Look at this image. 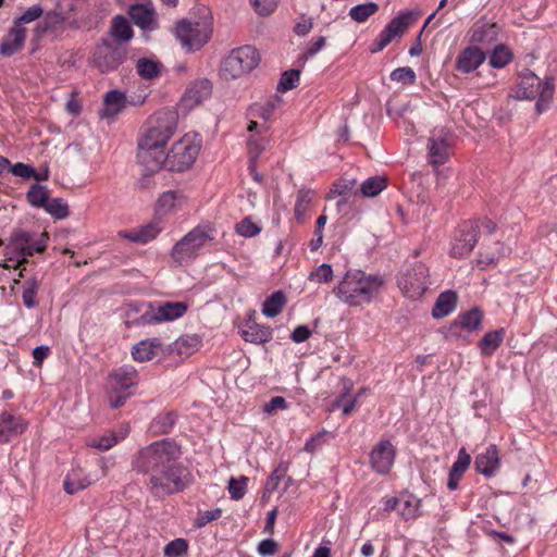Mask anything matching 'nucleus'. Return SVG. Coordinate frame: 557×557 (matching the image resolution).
Wrapping results in <instances>:
<instances>
[{"label": "nucleus", "instance_id": "f257e3e1", "mask_svg": "<svg viewBox=\"0 0 557 557\" xmlns=\"http://www.w3.org/2000/svg\"><path fill=\"white\" fill-rule=\"evenodd\" d=\"M181 446L171 438H163L141 448L132 459V468L148 476L146 487L157 498L178 494L188 488L194 476L180 462Z\"/></svg>", "mask_w": 557, "mask_h": 557}, {"label": "nucleus", "instance_id": "f03ea898", "mask_svg": "<svg viewBox=\"0 0 557 557\" xmlns=\"http://www.w3.org/2000/svg\"><path fill=\"white\" fill-rule=\"evenodd\" d=\"M176 129V114L166 112L157 116L138 141V162L150 173L166 166L165 145Z\"/></svg>", "mask_w": 557, "mask_h": 557}, {"label": "nucleus", "instance_id": "7ed1b4c3", "mask_svg": "<svg viewBox=\"0 0 557 557\" xmlns=\"http://www.w3.org/2000/svg\"><path fill=\"white\" fill-rule=\"evenodd\" d=\"M384 283L382 275L350 270L334 288V293L349 306H361L371 302Z\"/></svg>", "mask_w": 557, "mask_h": 557}, {"label": "nucleus", "instance_id": "20e7f679", "mask_svg": "<svg viewBox=\"0 0 557 557\" xmlns=\"http://www.w3.org/2000/svg\"><path fill=\"white\" fill-rule=\"evenodd\" d=\"M554 79L546 77L541 81L533 72L524 71L520 75V83L516 90L517 99L532 100L537 98L535 109L539 114L544 112L554 95Z\"/></svg>", "mask_w": 557, "mask_h": 557}, {"label": "nucleus", "instance_id": "39448f33", "mask_svg": "<svg viewBox=\"0 0 557 557\" xmlns=\"http://www.w3.org/2000/svg\"><path fill=\"white\" fill-rule=\"evenodd\" d=\"M260 62L258 50L249 45L233 49L221 63L220 75L225 81L236 79L251 72Z\"/></svg>", "mask_w": 557, "mask_h": 557}, {"label": "nucleus", "instance_id": "423d86ee", "mask_svg": "<svg viewBox=\"0 0 557 557\" xmlns=\"http://www.w3.org/2000/svg\"><path fill=\"white\" fill-rule=\"evenodd\" d=\"M397 284L407 298L412 300L419 299L430 284L428 267L419 261L405 264L398 274Z\"/></svg>", "mask_w": 557, "mask_h": 557}, {"label": "nucleus", "instance_id": "0eeeda50", "mask_svg": "<svg viewBox=\"0 0 557 557\" xmlns=\"http://www.w3.org/2000/svg\"><path fill=\"white\" fill-rule=\"evenodd\" d=\"M200 151V139L196 135H184L175 141L166 156V168L172 172L189 169Z\"/></svg>", "mask_w": 557, "mask_h": 557}, {"label": "nucleus", "instance_id": "6e6552de", "mask_svg": "<svg viewBox=\"0 0 557 557\" xmlns=\"http://www.w3.org/2000/svg\"><path fill=\"white\" fill-rule=\"evenodd\" d=\"M126 55L127 48L125 46L109 38H101L94 49L91 62L99 72L110 73L124 63Z\"/></svg>", "mask_w": 557, "mask_h": 557}, {"label": "nucleus", "instance_id": "1a4fd4ad", "mask_svg": "<svg viewBox=\"0 0 557 557\" xmlns=\"http://www.w3.org/2000/svg\"><path fill=\"white\" fill-rule=\"evenodd\" d=\"M212 240L210 230L197 226L178 240L171 251L173 260L183 265L198 256L199 250Z\"/></svg>", "mask_w": 557, "mask_h": 557}, {"label": "nucleus", "instance_id": "9d476101", "mask_svg": "<svg viewBox=\"0 0 557 557\" xmlns=\"http://www.w3.org/2000/svg\"><path fill=\"white\" fill-rule=\"evenodd\" d=\"M47 239L48 235L46 233L41 234L39 239L34 240L29 232L15 230L10 237L7 249L15 255L16 261L18 265H21L27 262V258L34 256V253L44 252L47 246Z\"/></svg>", "mask_w": 557, "mask_h": 557}, {"label": "nucleus", "instance_id": "9b49d317", "mask_svg": "<svg viewBox=\"0 0 557 557\" xmlns=\"http://www.w3.org/2000/svg\"><path fill=\"white\" fill-rule=\"evenodd\" d=\"M212 29L206 22L182 20L176 24L175 36L187 51L201 48L210 38Z\"/></svg>", "mask_w": 557, "mask_h": 557}, {"label": "nucleus", "instance_id": "f8f14e48", "mask_svg": "<svg viewBox=\"0 0 557 557\" xmlns=\"http://www.w3.org/2000/svg\"><path fill=\"white\" fill-rule=\"evenodd\" d=\"M188 310L185 301H165L153 306L149 304L148 309L136 320L137 324H158L165 321H173L183 317Z\"/></svg>", "mask_w": 557, "mask_h": 557}, {"label": "nucleus", "instance_id": "ddd939ff", "mask_svg": "<svg viewBox=\"0 0 557 557\" xmlns=\"http://www.w3.org/2000/svg\"><path fill=\"white\" fill-rule=\"evenodd\" d=\"M479 233L480 225L476 221L462 222L455 234L450 256L454 258L468 256L478 243Z\"/></svg>", "mask_w": 557, "mask_h": 557}, {"label": "nucleus", "instance_id": "4468645a", "mask_svg": "<svg viewBox=\"0 0 557 557\" xmlns=\"http://www.w3.org/2000/svg\"><path fill=\"white\" fill-rule=\"evenodd\" d=\"M396 457V448L389 440H381L369 454L371 469L377 474L389 473Z\"/></svg>", "mask_w": 557, "mask_h": 557}, {"label": "nucleus", "instance_id": "2eb2a0df", "mask_svg": "<svg viewBox=\"0 0 557 557\" xmlns=\"http://www.w3.org/2000/svg\"><path fill=\"white\" fill-rule=\"evenodd\" d=\"M127 14L133 23L143 30H154L159 27L157 12L151 0L129 3Z\"/></svg>", "mask_w": 557, "mask_h": 557}, {"label": "nucleus", "instance_id": "dca6fc26", "mask_svg": "<svg viewBox=\"0 0 557 557\" xmlns=\"http://www.w3.org/2000/svg\"><path fill=\"white\" fill-rule=\"evenodd\" d=\"M26 428L27 422L22 417H15L7 411L0 413V443H8L17 437Z\"/></svg>", "mask_w": 557, "mask_h": 557}, {"label": "nucleus", "instance_id": "f3484780", "mask_svg": "<svg viewBox=\"0 0 557 557\" xmlns=\"http://www.w3.org/2000/svg\"><path fill=\"white\" fill-rule=\"evenodd\" d=\"M499 466V453L494 444L488 445L485 451L478 454L474 460L475 470L486 478L494 475Z\"/></svg>", "mask_w": 557, "mask_h": 557}, {"label": "nucleus", "instance_id": "a211bd4d", "mask_svg": "<svg viewBox=\"0 0 557 557\" xmlns=\"http://www.w3.org/2000/svg\"><path fill=\"white\" fill-rule=\"evenodd\" d=\"M485 59V53L480 48L467 47L457 57L456 70L461 73H470L476 70Z\"/></svg>", "mask_w": 557, "mask_h": 557}, {"label": "nucleus", "instance_id": "6ab92c4d", "mask_svg": "<svg viewBox=\"0 0 557 557\" xmlns=\"http://www.w3.org/2000/svg\"><path fill=\"white\" fill-rule=\"evenodd\" d=\"M138 383V373L133 366L125 364L110 375L113 392H126Z\"/></svg>", "mask_w": 557, "mask_h": 557}, {"label": "nucleus", "instance_id": "aec40b11", "mask_svg": "<svg viewBox=\"0 0 557 557\" xmlns=\"http://www.w3.org/2000/svg\"><path fill=\"white\" fill-rule=\"evenodd\" d=\"M25 39L26 28L20 27L13 23V26L10 28L8 35L0 46V54L3 57L13 55L23 48Z\"/></svg>", "mask_w": 557, "mask_h": 557}, {"label": "nucleus", "instance_id": "412c9836", "mask_svg": "<svg viewBox=\"0 0 557 557\" xmlns=\"http://www.w3.org/2000/svg\"><path fill=\"white\" fill-rule=\"evenodd\" d=\"M163 345L159 338L143 339L132 348L134 360L145 362L153 359L159 352H163Z\"/></svg>", "mask_w": 557, "mask_h": 557}, {"label": "nucleus", "instance_id": "4be33fe9", "mask_svg": "<svg viewBox=\"0 0 557 557\" xmlns=\"http://www.w3.org/2000/svg\"><path fill=\"white\" fill-rule=\"evenodd\" d=\"M242 337L252 344H264L272 339V329L265 325H259L252 320L245 322L240 329Z\"/></svg>", "mask_w": 557, "mask_h": 557}, {"label": "nucleus", "instance_id": "5701e85b", "mask_svg": "<svg viewBox=\"0 0 557 557\" xmlns=\"http://www.w3.org/2000/svg\"><path fill=\"white\" fill-rule=\"evenodd\" d=\"M428 156L433 165L444 164L450 154V146L443 136H431L428 141Z\"/></svg>", "mask_w": 557, "mask_h": 557}, {"label": "nucleus", "instance_id": "b1692460", "mask_svg": "<svg viewBox=\"0 0 557 557\" xmlns=\"http://www.w3.org/2000/svg\"><path fill=\"white\" fill-rule=\"evenodd\" d=\"M212 91V84L209 79L202 78L189 85L184 94V102L188 107L199 104L202 100L207 99Z\"/></svg>", "mask_w": 557, "mask_h": 557}, {"label": "nucleus", "instance_id": "393cba45", "mask_svg": "<svg viewBox=\"0 0 557 557\" xmlns=\"http://www.w3.org/2000/svg\"><path fill=\"white\" fill-rule=\"evenodd\" d=\"M161 232L158 222H151L132 231L120 232V235L133 243L145 245L154 239Z\"/></svg>", "mask_w": 557, "mask_h": 557}, {"label": "nucleus", "instance_id": "a878e982", "mask_svg": "<svg viewBox=\"0 0 557 557\" xmlns=\"http://www.w3.org/2000/svg\"><path fill=\"white\" fill-rule=\"evenodd\" d=\"M200 339L196 335H183L169 346V354L176 355L181 359L190 356L197 350Z\"/></svg>", "mask_w": 557, "mask_h": 557}, {"label": "nucleus", "instance_id": "bb28decb", "mask_svg": "<svg viewBox=\"0 0 557 557\" xmlns=\"http://www.w3.org/2000/svg\"><path fill=\"white\" fill-rule=\"evenodd\" d=\"M109 34L112 37V41L117 44L128 42L134 37L133 28L123 15H116L113 17Z\"/></svg>", "mask_w": 557, "mask_h": 557}, {"label": "nucleus", "instance_id": "cd10ccee", "mask_svg": "<svg viewBox=\"0 0 557 557\" xmlns=\"http://www.w3.org/2000/svg\"><path fill=\"white\" fill-rule=\"evenodd\" d=\"M458 296L454 290H446L438 295L432 309V317L441 319L448 315L456 308Z\"/></svg>", "mask_w": 557, "mask_h": 557}, {"label": "nucleus", "instance_id": "c85d7f7f", "mask_svg": "<svg viewBox=\"0 0 557 557\" xmlns=\"http://www.w3.org/2000/svg\"><path fill=\"white\" fill-rule=\"evenodd\" d=\"M418 16L419 13H414L412 11L400 12L397 16L392 18V21L385 26V28L395 38L400 37L409 27V25L417 21Z\"/></svg>", "mask_w": 557, "mask_h": 557}, {"label": "nucleus", "instance_id": "c756f323", "mask_svg": "<svg viewBox=\"0 0 557 557\" xmlns=\"http://www.w3.org/2000/svg\"><path fill=\"white\" fill-rule=\"evenodd\" d=\"M505 337V330L497 329L487 332L478 343L482 356H492L502 345Z\"/></svg>", "mask_w": 557, "mask_h": 557}, {"label": "nucleus", "instance_id": "7c9ffc66", "mask_svg": "<svg viewBox=\"0 0 557 557\" xmlns=\"http://www.w3.org/2000/svg\"><path fill=\"white\" fill-rule=\"evenodd\" d=\"M286 304V297L283 292H274L268 297L262 306V313L269 318L278 315Z\"/></svg>", "mask_w": 557, "mask_h": 557}, {"label": "nucleus", "instance_id": "2f4dec72", "mask_svg": "<svg viewBox=\"0 0 557 557\" xmlns=\"http://www.w3.org/2000/svg\"><path fill=\"white\" fill-rule=\"evenodd\" d=\"M125 102H126V97L122 91H120L117 89L108 91L104 96V104H106L104 115L117 114L119 112L122 111V109H124Z\"/></svg>", "mask_w": 557, "mask_h": 557}, {"label": "nucleus", "instance_id": "473e14b6", "mask_svg": "<svg viewBox=\"0 0 557 557\" xmlns=\"http://www.w3.org/2000/svg\"><path fill=\"white\" fill-rule=\"evenodd\" d=\"M482 318V311L478 307H474L471 310L460 314L456 321V324L468 331H476L480 329Z\"/></svg>", "mask_w": 557, "mask_h": 557}, {"label": "nucleus", "instance_id": "72a5a7b5", "mask_svg": "<svg viewBox=\"0 0 557 557\" xmlns=\"http://www.w3.org/2000/svg\"><path fill=\"white\" fill-rule=\"evenodd\" d=\"M512 52L505 45H497L490 55L488 63L494 69H503L512 60Z\"/></svg>", "mask_w": 557, "mask_h": 557}, {"label": "nucleus", "instance_id": "f704fd0d", "mask_svg": "<svg viewBox=\"0 0 557 557\" xmlns=\"http://www.w3.org/2000/svg\"><path fill=\"white\" fill-rule=\"evenodd\" d=\"M136 70L144 79H153L160 75L161 64L157 61L141 58L137 61Z\"/></svg>", "mask_w": 557, "mask_h": 557}, {"label": "nucleus", "instance_id": "c9c22d12", "mask_svg": "<svg viewBox=\"0 0 557 557\" xmlns=\"http://www.w3.org/2000/svg\"><path fill=\"white\" fill-rule=\"evenodd\" d=\"M26 198L33 207L45 208L49 200V191L47 187L40 184H34L28 189Z\"/></svg>", "mask_w": 557, "mask_h": 557}, {"label": "nucleus", "instance_id": "e433bc0d", "mask_svg": "<svg viewBox=\"0 0 557 557\" xmlns=\"http://www.w3.org/2000/svg\"><path fill=\"white\" fill-rule=\"evenodd\" d=\"M386 187V178L383 176H372L363 181L360 185V193L364 197H375Z\"/></svg>", "mask_w": 557, "mask_h": 557}, {"label": "nucleus", "instance_id": "4c0bfd02", "mask_svg": "<svg viewBox=\"0 0 557 557\" xmlns=\"http://www.w3.org/2000/svg\"><path fill=\"white\" fill-rule=\"evenodd\" d=\"M176 423V414L172 411L161 413L154 418L151 429L156 434H169Z\"/></svg>", "mask_w": 557, "mask_h": 557}, {"label": "nucleus", "instance_id": "58836bf2", "mask_svg": "<svg viewBox=\"0 0 557 557\" xmlns=\"http://www.w3.org/2000/svg\"><path fill=\"white\" fill-rule=\"evenodd\" d=\"M39 285V281L36 277H30L24 282L22 299L27 308H35L38 305L36 296Z\"/></svg>", "mask_w": 557, "mask_h": 557}, {"label": "nucleus", "instance_id": "ea45409f", "mask_svg": "<svg viewBox=\"0 0 557 557\" xmlns=\"http://www.w3.org/2000/svg\"><path fill=\"white\" fill-rule=\"evenodd\" d=\"M377 11L379 5L376 3L368 2L352 7L349 11V16L351 17V20L358 23H363Z\"/></svg>", "mask_w": 557, "mask_h": 557}, {"label": "nucleus", "instance_id": "a19ab883", "mask_svg": "<svg viewBox=\"0 0 557 557\" xmlns=\"http://www.w3.org/2000/svg\"><path fill=\"white\" fill-rule=\"evenodd\" d=\"M91 483L90 480L81 479L77 470H72L63 482L64 491L67 494H74L81 490H84Z\"/></svg>", "mask_w": 557, "mask_h": 557}, {"label": "nucleus", "instance_id": "79ce46f5", "mask_svg": "<svg viewBox=\"0 0 557 557\" xmlns=\"http://www.w3.org/2000/svg\"><path fill=\"white\" fill-rule=\"evenodd\" d=\"M50 215L58 220L69 216L70 210L67 203L62 198H52L48 200L44 208Z\"/></svg>", "mask_w": 557, "mask_h": 557}, {"label": "nucleus", "instance_id": "37998d69", "mask_svg": "<svg viewBox=\"0 0 557 557\" xmlns=\"http://www.w3.org/2000/svg\"><path fill=\"white\" fill-rule=\"evenodd\" d=\"M419 506L420 499L408 495L405 498H400L399 513L406 520L416 518L418 516Z\"/></svg>", "mask_w": 557, "mask_h": 557}, {"label": "nucleus", "instance_id": "c03bdc74", "mask_svg": "<svg viewBox=\"0 0 557 557\" xmlns=\"http://www.w3.org/2000/svg\"><path fill=\"white\" fill-rule=\"evenodd\" d=\"M300 77V70L292 69L289 71H285L281 75V79L277 84V90L281 92H286L297 87Z\"/></svg>", "mask_w": 557, "mask_h": 557}, {"label": "nucleus", "instance_id": "a18cd8bd", "mask_svg": "<svg viewBox=\"0 0 557 557\" xmlns=\"http://www.w3.org/2000/svg\"><path fill=\"white\" fill-rule=\"evenodd\" d=\"M124 438V435L117 437L115 433L104 434L99 437H95L88 441V446L97 448L99 450H108L112 448L120 440Z\"/></svg>", "mask_w": 557, "mask_h": 557}, {"label": "nucleus", "instance_id": "49530a36", "mask_svg": "<svg viewBox=\"0 0 557 557\" xmlns=\"http://www.w3.org/2000/svg\"><path fill=\"white\" fill-rule=\"evenodd\" d=\"M177 197L178 194L176 191L169 190L163 193L158 199L157 212L159 214H166L172 211L176 206Z\"/></svg>", "mask_w": 557, "mask_h": 557}, {"label": "nucleus", "instance_id": "de8ad7c7", "mask_svg": "<svg viewBox=\"0 0 557 557\" xmlns=\"http://www.w3.org/2000/svg\"><path fill=\"white\" fill-rule=\"evenodd\" d=\"M313 191L309 189H300L297 194L295 203V215L298 220L306 213L312 200Z\"/></svg>", "mask_w": 557, "mask_h": 557}, {"label": "nucleus", "instance_id": "09e8293b", "mask_svg": "<svg viewBox=\"0 0 557 557\" xmlns=\"http://www.w3.org/2000/svg\"><path fill=\"white\" fill-rule=\"evenodd\" d=\"M248 478L240 476V479L231 478L228 482V493L232 499L238 500L244 497L247 488Z\"/></svg>", "mask_w": 557, "mask_h": 557}, {"label": "nucleus", "instance_id": "8fccbe9b", "mask_svg": "<svg viewBox=\"0 0 557 557\" xmlns=\"http://www.w3.org/2000/svg\"><path fill=\"white\" fill-rule=\"evenodd\" d=\"M188 543L184 539H176L168 543L164 547V556L180 557L187 553Z\"/></svg>", "mask_w": 557, "mask_h": 557}, {"label": "nucleus", "instance_id": "3c124183", "mask_svg": "<svg viewBox=\"0 0 557 557\" xmlns=\"http://www.w3.org/2000/svg\"><path fill=\"white\" fill-rule=\"evenodd\" d=\"M236 232L244 237H253L261 232V227L253 223L250 218L243 219L236 224Z\"/></svg>", "mask_w": 557, "mask_h": 557}, {"label": "nucleus", "instance_id": "603ef678", "mask_svg": "<svg viewBox=\"0 0 557 557\" xmlns=\"http://www.w3.org/2000/svg\"><path fill=\"white\" fill-rule=\"evenodd\" d=\"M44 14V10L40 5H33L28 8L21 16L14 20V24L23 27V24L32 23L38 20Z\"/></svg>", "mask_w": 557, "mask_h": 557}, {"label": "nucleus", "instance_id": "864d4df0", "mask_svg": "<svg viewBox=\"0 0 557 557\" xmlns=\"http://www.w3.org/2000/svg\"><path fill=\"white\" fill-rule=\"evenodd\" d=\"M391 79L404 85H411L416 81V73L411 67H398L391 73Z\"/></svg>", "mask_w": 557, "mask_h": 557}, {"label": "nucleus", "instance_id": "5fc2aeb1", "mask_svg": "<svg viewBox=\"0 0 557 557\" xmlns=\"http://www.w3.org/2000/svg\"><path fill=\"white\" fill-rule=\"evenodd\" d=\"M357 185V180L354 177L344 176L333 184L332 193L339 196L348 195Z\"/></svg>", "mask_w": 557, "mask_h": 557}, {"label": "nucleus", "instance_id": "6e6d98bb", "mask_svg": "<svg viewBox=\"0 0 557 557\" xmlns=\"http://www.w3.org/2000/svg\"><path fill=\"white\" fill-rule=\"evenodd\" d=\"M333 277L332 267L327 263H322L313 272H311L309 280H315L320 283H327Z\"/></svg>", "mask_w": 557, "mask_h": 557}, {"label": "nucleus", "instance_id": "4d7b16f0", "mask_svg": "<svg viewBox=\"0 0 557 557\" xmlns=\"http://www.w3.org/2000/svg\"><path fill=\"white\" fill-rule=\"evenodd\" d=\"M259 15H270L277 7L278 0H250Z\"/></svg>", "mask_w": 557, "mask_h": 557}, {"label": "nucleus", "instance_id": "13d9d810", "mask_svg": "<svg viewBox=\"0 0 557 557\" xmlns=\"http://www.w3.org/2000/svg\"><path fill=\"white\" fill-rule=\"evenodd\" d=\"M10 172L24 180L33 178V176L36 175V170L32 165L23 162H17L13 165L11 164Z\"/></svg>", "mask_w": 557, "mask_h": 557}, {"label": "nucleus", "instance_id": "bf43d9fd", "mask_svg": "<svg viewBox=\"0 0 557 557\" xmlns=\"http://www.w3.org/2000/svg\"><path fill=\"white\" fill-rule=\"evenodd\" d=\"M222 510L220 508L213 510L200 511L198 517L195 520V524L197 528H203L209 522L216 520L221 517Z\"/></svg>", "mask_w": 557, "mask_h": 557}, {"label": "nucleus", "instance_id": "052dcab7", "mask_svg": "<svg viewBox=\"0 0 557 557\" xmlns=\"http://www.w3.org/2000/svg\"><path fill=\"white\" fill-rule=\"evenodd\" d=\"M42 22L46 25V29L50 33L57 30L63 24L64 17L61 13L50 11L45 15Z\"/></svg>", "mask_w": 557, "mask_h": 557}, {"label": "nucleus", "instance_id": "680f3d73", "mask_svg": "<svg viewBox=\"0 0 557 557\" xmlns=\"http://www.w3.org/2000/svg\"><path fill=\"white\" fill-rule=\"evenodd\" d=\"M275 107H276L275 101H268L267 103H264L262 106L255 104L253 107H251V112L253 115L268 121L272 116V114L275 110Z\"/></svg>", "mask_w": 557, "mask_h": 557}, {"label": "nucleus", "instance_id": "e2e57ef3", "mask_svg": "<svg viewBox=\"0 0 557 557\" xmlns=\"http://www.w3.org/2000/svg\"><path fill=\"white\" fill-rule=\"evenodd\" d=\"M471 462V456L466 451L465 448H461L458 453L457 460L453 463L451 468L454 472H459L463 475L467 471Z\"/></svg>", "mask_w": 557, "mask_h": 557}, {"label": "nucleus", "instance_id": "0e129e2a", "mask_svg": "<svg viewBox=\"0 0 557 557\" xmlns=\"http://www.w3.org/2000/svg\"><path fill=\"white\" fill-rule=\"evenodd\" d=\"M286 408H287L286 399L282 396H275V397L271 398L270 401L264 404L263 412L271 416V414L276 413L278 410H284Z\"/></svg>", "mask_w": 557, "mask_h": 557}, {"label": "nucleus", "instance_id": "69168bd1", "mask_svg": "<svg viewBox=\"0 0 557 557\" xmlns=\"http://www.w3.org/2000/svg\"><path fill=\"white\" fill-rule=\"evenodd\" d=\"M326 39L323 36L318 37L312 45L299 57V61L305 63L309 58L317 54L324 46Z\"/></svg>", "mask_w": 557, "mask_h": 557}, {"label": "nucleus", "instance_id": "338daca9", "mask_svg": "<svg viewBox=\"0 0 557 557\" xmlns=\"http://www.w3.org/2000/svg\"><path fill=\"white\" fill-rule=\"evenodd\" d=\"M247 145H248V150H249V154H250L249 168L252 169L255 166V164H256V160L258 159V157L260 156V153L263 150V146L253 136H251L248 139Z\"/></svg>", "mask_w": 557, "mask_h": 557}, {"label": "nucleus", "instance_id": "774afa93", "mask_svg": "<svg viewBox=\"0 0 557 557\" xmlns=\"http://www.w3.org/2000/svg\"><path fill=\"white\" fill-rule=\"evenodd\" d=\"M277 549L278 544L272 539L262 540L258 545V552L263 556L274 555Z\"/></svg>", "mask_w": 557, "mask_h": 557}]
</instances>
